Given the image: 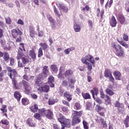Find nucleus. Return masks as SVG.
<instances>
[{"label": "nucleus", "mask_w": 129, "mask_h": 129, "mask_svg": "<svg viewBox=\"0 0 129 129\" xmlns=\"http://www.w3.org/2000/svg\"><path fill=\"white\" fill-rule=\"evenodd\" d=\"M72 115H74L75 116H81L82 115V111H74V113H73Z\"/></svg>", "instance_id": "7c9ffc66"}, {"label": "nucleus", "mask_w": 129, "mask_h": 129, "mask_svg": "<svg viewBox=\"0 0 129 129\" xmlns=\"http://www.w3.org/2000/svg\"><path fill=\"white\" fill-rule=\"evenodd\" d=\"M100 121L101 123H102L103 126H106V121H105L103 118H101Z\"/></svg>", "instance_id": "680f3d73"}, {"label": "nucleus", "mask_w": 129, "mask_h": 129, "mask_svg": "<svg viewBox=\"0 0 129 129\" xmlns=\"http://www.w3.org/2000/svg\"><path fill=\"white\" fill-rule=\"evenodd\" d=\"M111 46L113 49H115L116 56H118V57H122V56H123L124 52L120 45H115L114 43H112L111 44Z\"/></svg>", "instance_id": "7ed1b4c3"}, {"label": "nucleus", "mask_w": 129, "mask_h": 129, "mask_svg": "<svg viewBox=\"0 0 129 129\" xmlns=\"http://www.w3.org/2000/svg\"><path fill=\"white\" fill-rule=\"evenodd\" d=\"M7 70L8 72H10L8 73V76L11 78V79H13V76H14V77H16L18 75L17 71H16V70L12 69L11 67H8Z\"/></svg>", "instance_id": "0eeeda50"}, {"label": "nucleus", "mask_w": 129, "mask_h": 129, "mask_svg": "<svg viewBox=\"0 0 129 129\" xmlns=\"http://www.w3.org/2000/svg\"><path fill=\"white\" fill-rule=\"evenodd\" d=\"M14 97L16 98L18 101H20V100H21V98L22 97V95H21V93H20V92H15L14 93Z\"/></svg>", "instance_id": "a878e982"}, {"label": "nucleus", "mask_w": 129, "mask_h": 129, "mask_svg": "<svg viewBox=\"0 0 129 129\" xmlns=\"http://www.w3.org/2000/svg\"><path fill=\"white\" fill-rule=\"evenodd\" d=\"M4 59L5 61H8L10 59V55L8 52H5L4 54Z\"/></svg>", "instance_id": "ea45409f"}, {"label": "nucleus", "mask_w": 129, "mask_h": 129, "mask_svg": "<svg viewBox=\"0 0 129 129\" xmlns=\"http://www.w3.org/2000/svg\"><path fill=\"white\" fill-rule=\"evenodd\" d=\"M18 67L19 68L24 67V65H25L24 63H22L20 61H18Z\"/></svg>", "instance_id": "774afa93"}, {"label": "nucleus", "mask_w": 129, "mask_h": 129, "mask_svg": "<svg viewBox=\"0 0 129 129\" xmlns=\"http://www.w3.org/2000/svg\"><path fill=\"white\" fill-rule=\"evenodd\" d=\"M115 107H117L118 110H119V108L123 109V108H124V105L117 101L115 104Z\"/></svg>", "instance_id": "5701e85b"}, {"label": "nucleus", "mask_w": 129, "mask_h": 129, "mask_svg": "<svg viewBox=\"0 0 129 129\" xmlns=\"http://www.w3.org/2000/svg\"><path fill=\"white\" fill-rule=\"evenodd\" d=\"M7 70H4L3 71V72L0 73V77H5L7 74Z\"/></svg>", "instance_id": "8fccbe9b"}, {"label": "nucleus", "mask_w": 129, "mask_h": 129, "mask_svg": "<svg viewBox=\"0 0 129 129\" xmlns=\"http://www.w3.org/2000/svg\"><path fill=\"white\" fill-rule=\"evenodd\" d=\"M56 22L53 21V22L50 23L51 27L52 29L53 30L56 29V24H55Z\"/></svg>", "instance_id": "4d7b16f0"}, {"label": "nucleus", "mask_w": 129, "mask_h": 129, "mask_svg": "<svg viewBox=\"0 0 129 129\" xmlns=\"http://www.w3.org/2000/svg\"><path fill=\"white\" fill-rule=\"evenodd\" d=\"M61 124V126H63L64 128H65V127L69 128L71 125V120L69 119H66Z\"/></svg>", "instance_id": "9d476101"}, {"label": "nucleus", "mask_w": 129, "mask_h": 129, "mask_svg": "<svg viewBox=\"0 0 129 129\" xmlns=\"http://www.w3.org/2000/svg\"><path fill=\"white\" fill-rule=\"evenodd\" d=\"M61 110L63 111V112H64L65 113H68L69 112V109H68V107L66 106H63L61 107Z\"/></svg>", "instance_id": "c03bdc74"}, {"label": "nucleus", "mask_w": 129, "mask_h": 129, "mask_svg": "<svg viewBox=\"0 0 129 129\" xmlns=\"http://www.w3.org/2000/svg\"><path fill=\"white\" fill-rule=\"evenodd\" d=\"M63 96L67 98V100H68V101H71L72 100V95L69 94L67 91H66L63 93Z\"/></svg>", "instance_id": "a211bd4d"}, {"label": "nucleus", "mask_w": 129, "mask_h": 129, "mask_svg": "<svg viewBox=\"0 0 129 129\" xmlns=\"http://www.w3.org/2000/svg\"><path fill=\"white\" fill-rule=\"evenodd\" d=\"M74 76V73L73 70H68L64 73V77L69 81L70 80V78H73Z\"/></svg>", "instance_id": "6e6552de"}, {"label": "nucleus", "mask_w": 129, "mask_h": 129, "mask_svg": "<svg viewBox=\"0 0 129 129\" xmlns=\"http://www.w3.org/2000/svg\"><path fill=\"white\" fill-rule=\"evenodd\" d=\"M86 108L88 110H92L94 108V106H93L91 102H88L86 104Z\"/></svg>", "instance_id": "412c9836"}, {"label": "nucleus", "mask_w": 129, "mask_h": 129, "mask_svg": "<svg viewBox=\"0 0 129 129\" xmlns=\"http://www.w3.org/2000/svg\"><path fill=\"white\" fill-rule=\"evenodd\" d=\"M39 113L42 116H46L48 119H52L53 117V112L48 109L46 110L44 108L38 109Z\"/></svg>", "instance_id": "f257e3e1"}, {"label": "nucleus", "mask_w": 129, "mask_h": 129, "mask_svg": "<svg viewBox=\"0 0 129 129\" xmlns=\"http://www.w3.org/2000/svg\"><path fill=\"white\" fill-rule=\"evenodd\" d=\"M96 101L97 103H99V104H101L102 103V101L99 99V98H96Z\"/></svg>", "instance_id": "69168bd1"}, {"label": "nucleus", "mask_w": 129, "mask_h": 129, "mask_svg": "<svg viewBox=\"0 0 129 129\" xmlns=\"http://www.w3.org/2000/svg\"><path fill=\"white\" fill-rule=\"evenodd\" d=\"M81 120L80 119H79V117L75 116V115H73V120L72 122L73 123H74L75 124L76 123H79Z\"/></svg>", "instance_id": "393cba45"}, {"label": "nucleus", "mask_w": 129, "mask_h": 129, "mask_svg": "<svg viewBox=\"0 0 129 129\" xmlns=\"http://www.w3.org/2000/svg\"><path fill=\"white\" fill-rule=\"evenodd\" d=\"M21 59H22V63H23L24 65H26V64H27V63H29V59H28V58L23 57L21 58Z\"/></svg>", "instance_id": "37998d69"}, {"label": "nucleus", "mask_w": 129, "mask_h": 129, "mask_svg": "<svg viewBox=\"0 0 129 129\" xmlns=\"http://www.w3.org/2000/svg\"><path fill=\"white\" fill-rule=\"evenodd\" d=\"M100 97L101 98H102L103 99L105 98V95L104 94V92L102 91H100Z\"/></svg>", "instance_id": "6e6d98bb"}, {"label": "nucleus", "mask_w": 129, "mask_h": 129, "mask_svg": "<svg viewBox=\"0 0 129 129\" xmlns=\"http://www.w3.org/2000/svg\"><path fill=\"white\" fill-rule=\"evenodd\" d=\"M29 56L32 58L33 60H36V54L35 53V50L32 49L29 51Z\"/></svg>", "instance_id": "6ab92c4d"}, {"label": "nucleus", "mask_w": 129, "mask_h": 129, "mask_svg": "<svg viewBox=\"0 0 129 129\" xmlns=\"http://www.w3.org/2000/svg\"><path fill=\"white\" fill-rule=\"evenodd\" d=\"M106 93L107 94H108V95H110V96H112L113 94H114V93L113 91H112L111 90L107 88L106 89Z\"/></svg>", "instance_id": "f704fd0d"}, {"label": "nucleus", "mask_w": 129, "mask_h": 129, "mask_svg": "<svg viewBox=\"0 0 129 129\" xmlns=\"http://www.w3.org/2000/svg\"><path fill=\"white\" fill-rule=\"evenodd\" d=\"M125 127H128L129 125V116L127 115L125 120L123 121Z\"/></svg>", "instance_id": "c756f323"}, {"label": "nucleus", "mask_w": 129, "mask_h": 129, "mask_svg": "<svg viewBox=\"0 0 129 129\" xmlns=\"http://www.w3.org/2000/svg\"><path fill=\"white\" fill-rule=\"evenodd\" d=\"M34 78H35L34 76H29L27 74L23 76V79H24V80H26V81H28V82H32V81L34 80Z\"/></svg>", "instance_id": "ddd939ff"}, {"label": "nucleus", "mask_w": 129, "mask_h": 129, "mask_svg": "<svg viewBox=\"0 0 129 129\" xmlns=\"http://www.w3.org/2000/svg\"><path fill=\"white\" fill-rule=\"evenodd\" d=\"M63 86H67L68 85V82L67 80H63L62 83Z\"/></svg>", "instance_id": "338daca9"}, {"label": "nucleus", "mask_w": 129, "mask_h": 129, "mask_svg": "<svg viewBox=\"0 0 129 129\" xmlns=\"http://www.w3.org/2000/svg\"><path fill=\"white\" fill-rule=\"evenodd\" d=\"M57 120L62 124V122H64L66 118L61 113H58L56 115Z\"/></svg>", "instance_id": "9b49d317"}, {"label": "nucleus", "mask_w": 129, "mask_h": 129, "mask_svg": "<svg viewBox=\"0 0 129 129\" xmlns=\"http://www.w3.org/2000/svg\"><path fill=\"white\" fill-rule=\"evenodd\" d=\"M83 126L84 129H89V127H88V123L86 122L85 120H83Z\"/></svg>", "instance_id": "49530a36"}, {"label": "nucleus", "mask_w": 129, "mask_h": 129, "mask_svg": "<svg viewBox=\"0 0 129 129\" xmlns=\"http://www.w3.org/2000/svg\"><path fill=\"white\" fill-rule=\"evenodd\" d=\"M81 61L83 64H88V61L91 62L93 67H95V60L92 55L90 54H87L84 57H82Z\"/></svg>", "instance_id": "f03ea898"}, {"label": "nucleus", "mask_w": 129, "mask_h": 129, "mask_svg": "<svg viewBox=\"0 0 129 129\" xmlns=\"http://www.w3.org/2000/svg\"><path fill=\"white\" fill-rule=\"evenodd\" d=\"M118 21L119 22L121 25H123V24H125V18L124 16L122 14H119L118 16Z\"/></svg>", "instance_id": "4468645a"}, {"label": "nucleus", "mask_w": 129, "mask_h": 129, "mask_svg": "<svg viewBox=\"0 0 129 129\" xmlns=\"http://www.w3.org/2000/svg\"><path fill=\"white\" fill-rule=\"evenodd\" d=\"M3 125L2 127L4 129H10V121L8 119H3L0 121Z\"/></svg>", "instance_id": "1a4fd4ad"}, {"label": "nucleus", "mask_w": 129, "mask_h": 129, "mask_svg": "<svg viewBox=\"0 0 129 129\" xmlns=\"http://www.w3.org/2000/svg\"><path fill=\"white\" fill-rule=\"evenodd\" d=\"M22 103L23 105H27L28 104V101L25 98L22 99Z\"/></svg>", "instance_id": "13d9d810"}, {"label": "nucleus", "mask_w": 129, "mask_h": 129, "mask_svg": "<svg viewBox=\"0 0 129 129\" xmlns=\"http://www.w3.org/2000/svg\"><path fill=\"white\" fill-rule=\"evenodd\" d=\"M46 76H44L43 74H40L39 75L36 76L35 84L37 86H40V84H41V81L42 80H44L45 78H46Z\"/></svg>", "instance_id": "20e7f679"}, {"label": "nucleus", "mask_w": 129, "mask_h": 129, "mask_svg": "<svg viewBox=\"0 0 129 129\" xmlns=\"http://www.w3.org/2000/svg\"><path fill=\"white\" fill-rule=\"evenodd\" d=\"M91 93H92L93 98L94 99V95H97L98 94V91L96 89H94L91 90Z\"/></svg>", "instance_id": "c9c22d12"}, {"label": "nucleus", "mask_w": 129, "mask_h": 129, "mask_svg": "<svg viewBox=\"0 0 129 129\" xmlns=\"http://www.w3.org/2000/svg\"><path fill=\"white\" fill-rule=\"evenodd\" d=\"M114 76L116 80H120L121 74L118 71H115L114 73Z\"/></svg>", "instance_id": "bb28decb"}, {"label": "nucleus", "mask_w": 129, "mask_h": 129, "mask_svg": "<svg viewBox=\"0 0 129 129\" xmlns=\"http://www.w3.org/2000/svg\"><path fill=\"white\" fill-rule=\"evenodd\" d=\"M5 20L6 23L7 24V25H11L12 23V19H11V18L10 17H5Z\"/></svg>", "instance_id": "79ce46f5"}, {"label": "nucleus", "mask_w": 129, "mask_h": 129, "mask_svg": "<svg viewBox=\"0 0 129 129\" xmlns=\"http://www.w3.org/2000/svg\"><path fill=\"white\" fill-rule=\"evenodd\" d=\"M56 6L59 9V11H63L64 13H67L68 12V7L64 6V4L63 3L57 2Z\"/></svg>", "instance_id": "423d86ee"}, {"label": "nucleus", "mask_w": 129, "mask_h": 129, "mask_svg": "<svg viewBox=\"0 0 129 129\" xmlns=\"http://www.w3.org/2000/svg\"><path fill=\"white\" fill-rule=\"evenodd\" d=\"M111 75H112V74L109 70H105L104 72V76L105 78H108V77H110Z\"/></svg>", "instance_id": "cd10ccee"}, {"label": "nucleus", "mask_w": 129, "mask_h": 129, "mask_svg": "<svg viewBox=\"0 0 129 129\" xmlns=\"http://www.w3.org/2000/svg\"><path fill=\"white\" fill-rule=\"evenodd\" d=\"M54 82L55 81L54 80L53 77L52 76H49L48 79V83L50 87H54V86H55V85L54 84Z\"/></svg>", "instance_id": "2eb2a0df"}, {"label": "nucleus", "mask_w": 129, "mask_h": 129, "mask_svg": "<svg viewBox=\"0 0 129 129\" xmlns=\"http://www.w3.org/2000/svg\"><path fill=\"white\" fill-rule=\"evenodd\" d=\"M23 56H24V53H23V49L21 48H19V49H18V55L16 58L18 60H20V59H21L22 58H23L22 57Z\"/></svg>", "instance_id": "aec40b11"}, {"label": "nucleus", "mask_w": 129, "mask_h": 129, "mask_svg": "<svg viewBox=\"0 0 129 129\" xmlns=\"http://www.w3.org/2000/svg\"><path fill=\"white\" fill-rule=\"evenodd\" d=\"M88 66V69L89 71H91L92 70V64L91 63L88 62V63H85Z\"/></svg>", "instance_id": "5fc2aeb1"}, {"label": "nucleus", "mask_w": 129, "mask_h": 129, "mask_svg": "<svg viewBox=\"0 0 129 129\" xmlns=\"http://www.w3.org/2000/svg\"><path fill=\"white\" fill-rule=\"evenodd\" d=\"M55 102H56V101H55V100H54L53 98L50 97L49 98L48 101V104L49 105H53V104H55Z\"/></svg>", "instance_id": "58836bf2"}, {"label": "nucleus", "mask_w": 129, "mask_h": 129, "mask_svg": "<svg viewBox=\"0 0 129 129\" xmlns=\"http://www.w3.org/2000/svg\"><path fill=\"white\" fill-rule=\"evenodd\" d=\"M43 56V49H42V47H40L39 49L38 52V58H41Z\"/></svg>", "instance_id": "a19ab883"}, {"label": "nucleus", "mask_w": 129, "mask_h": 129, "mask_svg": "<svg viewBox=\"0 0 129 129\" xmlns=\"http://www.w3.org/2000/svg\"><path fill=\"white\" fill-rule=\"evenodd\" d=\"M11 79H12V84L14 86V88L17 89V88H18L17 87V84H18V82L17 81V80H16L15 78H12Z\"/></svg>", "instance_id": "4c0bfd02"}, {"label": "nucleus", "mask_w": 129, "mask_h": 129, "mask_svg": "<svg viewBox=\"0 0 129 129\" xmlns=\"http://www.w3.org/2000/svg\"><path fill=\"white\" fill-rule=\"evenodd\" d=\"M22 83L23 84V86H24L25 88H28L29 87V83L27 82V81L22 80Z\"/></svg>", "instance_id": "09e8293b"}, {"label": "nucleus", "mask_w": 129, "mask_h": 129, "mask_svg": "<svg viewBox=\"0 0 129 129\" xmlns=\"http://www.w3.org/2000/svg\"><path fill=\"white\" fill-rule=\"evenodd\" d=\"M54 13L55 14V16H57L58 18H60L61 17V15H62V13L61 12H59L58 10H57V8H56V7H54L53 8Z\"/></svg>", "instance_id": "2f4dec72"}, {"label": "nucleus", "mask_w": 129, "mask_h": 129, "mask_svg": "<svg viewBox=\"0 0 129 129\" xmlns=\"http://www.w3.org/2000/svg\"><path fill=\"white\" fill-rule=\"evenodd\" d=\"M38 109H39V107H38V105L36 104L30 107L31 111L34 113H35V112H37V111H38Z\"/></svg>", "instance_id": "b1692460"}, {"label": "nucleus", "mask_w": 129, "mask_h": 129, "mask_svg": "<svg viewBox=\"0 0 129 129\" xmlns=\"http://www.w3.org/2000/svg\"><path fill=\"white\" fill-rule=\"evenodd\" d=\"M110 25L112 27V28H115L116 27V24L117 22H116V19H115V17L112 16L109 22Z\"/></svg>", "instance_id": "f8f14e48"}, {"label": "nucleus", "mask_w": 129, "mask_h": 129, "mask_svg": "<svg viewBox=\"0 0 129 129\" xmlns=\"http://www.w3.org/2000/svg\"><path fill=\"white\" fill-rule=\"evenodd\" d=\"M30 96L33 98V99H37V98H38V96L34 93L31 94Z\"/></svg>", "instance_id": "052dcab7"}, {"label": "nucleus", "mask_w": 129, "mask_h": 129, "mask_svg": "<svg viewBox=\"0 0 129 129\" xmlns=\"http://www.w3.org/2000/svg\"><path fill=\"white\" fill-rule=\"evenodd\" d=\"M62 103H63V104H64L65 105H67V106H70V104L67 101L62 100Z\"/></svg>", "instance_id": "0e129e2a"}, {"label": "nucleus", "mask_w": 129, "mask_h": 129, "mask_svg": "<svg viewBox=\"0 0 129 129\" xmlns=\"http://www.w3.org/2000/svg\"><path fill=\"white\" fill-rule=\"evenodd\" d=\"M42 89L44 92H49V87L48 86H44V87L42 88Z\"/></svg>", "instance_id": "a18cd8bd"}, {"label": "nucleus", "mask_w": 129, "mask_h": 129, "mask_svg": "<svg viewBox=\"0 0 129 129\" xmlns=\"http://www.w3.org/2000/svg\"><path fill=\"white\" fill-rule=\"evenodd\" d=\"M34 117L36 119H38V120H40L41 119V115L39 113H36L34 114Z\"/></svg>", "instance_id": "3c124183"}, {"label": "nucleus", "mask_w": 129, "mask_h": 129, "mask_svg": "<svg viewBox=\"0 0 129 129\" xmlns=\"http://www.w3.org/2000/svg\"><path fill=\"white\" fill-rule=\"evenodd\" d=\"M51 69L53 73H57L58 72V68L56 64H52L51 66Z\"/></svg>", "instance_id": "c85d7f7f"}, {"label": "nucleus", "mask_w": 129, "mask_h": 129, "mask_svg": "<svg viewBox=\"0 0 129 129\" xmlns=\"http://www.w3.org/2000/svg\"><path fill=\"white\" fill-rule=\"evenodd\" d=\"M12 37L16 39L18 37V36H22L23 35V33L20 29L18 28L16 29H13L12 31Z\"/></svg>", "instance_id": "39448f33"}, {"label": "nucleus", "mask_w": 129, "mask_h": 129, "mask_svg": "<svg viewBox=\"0 0 129 129\" xmlns=\"http://www.w3.org/2000/svg\"><path fill=\"white\" fill-rule=\"evenodd\" d=\"M108 78H109V81L111 82H112V83H113V82H114V78H113V77L112 76V75H111L110 77H109Z\"/></svg>", "instance_id": "e2e57ef3"}, {"label": "nucleus", "mask_w": 129, "mask_h": 129, "mask_svg": "<svg viewBox=\"0 0 129 129\" xmlns=\"http://www.w3.org/2000/svg\"><path fill=\"white\" fill-rule=\"evenodd\" d=\"M53 128L54 129H64L63 126H61V128H60V126L57 124H54L53 125Z\"/></svg>", "instance_id": "bf43d9fd"}, {"label": "nucleus", "mask_w": 129, "mask_h": 129, "mask_svg": "<svg viewBox=\"0 0 129 129\" xmlns=\"http://www.w3.org/2000/svg\"><path fill=\"white\" fill-rule=\"evenodd\" d=\"M47 18L50 23H53V22H55V20H54V19H53V18L51 17L50 15H47Z\"/></svg>", "instance_id": "de8ad7c7"}, {"label": "nucleus", "mask_w": 129, "mask_h": 129, "mask_svg": "<svg viewBox=\"0 0 129 129\" xmlns=\"http://www.w3.org/2000/svg\"><path fill=\"white\" fill-rule=\"evenodd\" d=\"M119 43L120 45L125 47V48H128V45L126 44L125 42H123V41H119Z\"/></svg>", "instance_id": "603ef678"}, {"label": "nucleus", "mask_w": 129, "mask_h": 129, "mask_svg": "<svg viewBox=\"0 0 129 129\" xmlns=\"http://www.w3.org/2000/svg\"><path fill=\"white\" fill-rule=\"evenodd\" d=\"M29 33H30V37L34 39L35 38V34L36 32H35V29L33 26L29 27Z\"/></svg>", "instance_id": "f3484780"}, {"label": "nucleus", "mask_w": 129, "mask_h": 129, "mask_svg": "<svg viewBox=\"0 0 129 129\" xmlns=\"http://www.w3.org/2000/svg\"><path fill=\"white\" fill-rule=\"evenodd\" d=\"M69 81H70V83H71V84H75V82H76V80H75V78H71Z\"/></svg>", "instance_id": "864d4df0"}, {"label": "nucleus", "mask_w": 129, "mask_h": 129, "mask_svg": "<svg viewBox=\"0 0 129 129\" xmlns=\"http://www.w3.org/2000/svg\"><path fill=\"white\" fill-rule=\"evenodd\" d=\"M49 67H48L46 66H45L43 67V73L42 74H43L44 76H46L47 77V75H48V73H49Z\"/></svg>", "instance_id": "4be33fe9"}, {"label": "nucleus", "mask_w": 129, "mask_h": 129, "mask_svg": "<svg viewBox=\"0 0 129 129\" xmlns=\"http://www.w3.org/2000/svg\"><path fill=\"white\" fill-rule=\"evenodd\" d=\"M40 46H41L42 50H43L44 51H45V50H47V49L48 48V44H47V43H41L39 44Z\"/></svg>", "instance_id": "473e14b6"}, {"label": "nucleus", "mask_w": 129, "mask_h": 129, "mask_svg": "<svg viewBox=\"0 0 129 129\" xmlns=\"http://www.w3.org/2000/svg\"><path fill=\"white\" fill-rule=\"evenodd\" d=\"M74 29L76 33H79L81 31V26L79 24H77L76 22L74 23Z\"/></svg>", "instance_id": "dca6fc26"}, {"label": "nucleus", "mask_w": 129, "mask_h": 129, "mask_svg": "<svg viewBox=\"0 0 129 129\" xmlns=\"http://www.w3.org/2000/svg\"><path fill=\"white\" fill-rule=\"evenodd\" d=\"M82 95L84 99H90V95L89 93H82Z\"/></svg>", "instance_id": "72a5a7b5"}, {"label": "nucleus", "mask_w": 129, "mask_h": 129, "mask_svg": "<svg viewBox=\"0 0 129 129\" xmlns=\"http://www.w3.org/2000/svg\"><path fill=\"white\" fill-rule=\"evenodd\" d=\"M74 108L75 109H77V110H79L80 109H81V105H80V103L78 102H76L75 104Z\"/></svg>", "instance_id": "e433bc0d"}]
</instances>
